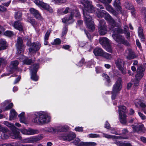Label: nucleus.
<instances>
[{"mask_svg": "<svg viewBox=\"0 0 146 146\" xmlns=\"http://www.w3.org/2000/svg\"><path fill=\"white\" fill-rule=\"evenodd\" d=\"M105 24V22L104 20H101L99 21L98 32L100 35H104L107 33V26Z\"/></svg>", "mask_w": 146, "mask_h": 146, "instance_id": "1a4fd4ad", "label": "nucleus"}, {"mask_svg": "<svg viewBox=\"0 0 146 146\" xmlns=\"http://www.w3.org/2000/svg\"><path fill=\"white\" fill-rule=\"evenodd\" d=\"M32 47L29 48V52H36L40 49L41 47V44L39 42H34L32 43Z\"/></svg>", "mask_w": 146, "mask_h": 146, "instance_id": "f3484780", "label": "nucleus"}, {"mask_svg": "<svg viewBox=\"0 0 146 146\" xmlns=\"http://www.w3.org/2000/svg\"><path fill=\"white\" fill-rule=\"evenodd\" d=\"M112 37L118 44H123L126 46H129V42L125 39L123 36L118 34H113L112 35Z\"/></svg>", "mask_w": 146, "mask_h": 146, "instance_id": "20e7f679", "label": "nucleus"}, {"mask_svg": "<svg viewBox=\"0 0 146 146\" xmlns=\"http://www.w3.org/2000/svg\"><path fill=\"white\" fill-rule=\"evenodd\" d=\"M19 64V62L17 60L12 61L9 65V67H11L12 68L17 70V66Z\"/></svg>", "mask_w": 146, "mask_h": 146, "instance_id": "f704fd0d", "label": "nucleus"}, {"mask_svg": "<svg viewBox=\"0 0 146 146\" xmlns=\"http://www.w3.org/2000/svg\"><path fill=\"white\" fill-rule=\"evenodd\" d=\"M48 132H51L52 133H55L57 132V128H54L53 127L48 128Z\"/></svg>", "mask_w": 146, "mask_h": 146, "instance_id": "603ef678", "label": "nucleus"}, {"mask_svg": "<svg viewBox=\"0 0 146 146\" xmlns=\"http://www.w3.org/2000/svg\"><path fill=\"white\" fill-rule=\"evenodd\" d=\"M70 13H72L73 14V17L74 16L76 17L80 18L81 16L80 13L79 12L78 10H75L71 11Z\"/></svg>", "mask_w": 146, "mask_h": 146, "instance_id": "ea45409f", "label": "nucleus"}, {"mask_svg": "<svg viewBox=\"0 0 146 146\" xmlns=\"http://www.w3.org/2000/svg\"><path fill=\"white\" fill-rule=\"evenodd\" d=\"M93 52L96 56H102L108 59L111 58V54L104 52L101 48L97 47L94 49Z\"/></svg>", "mask_w": 146, "mask_h": 146, "instance_id": "423d86ee", "label": "nucleus"}, {"mask_svg": "<svg viewBox=\"0 0 146 146\" xmlns=\"http://www.w3.org/2000/svg\"><path fill=\"white\" fill-rule=\"evenodd\" d=\"M81 3L84 7L82 11L85 23L89 31L93 32L95 30L94 23L92 20V14L94 12L95 8L92 5V1L88 0H82Z\"/></svg>", "mask_w": 146, "mask_h": 146, "instance_id": "f257e3e1", "label": "nucleus"}, {"mask_svg": "<svg viewBox=\"0 0 146 146\" xmlns=\"http://www.w3.org/2000/svg\"><path fill=\"white\" fill-rule=\"evenodd\" d=\"M120 0H115L113 3L114 6L119 11H121L122 8L120 5Z\"/></svg>", "mask_w": 146, "mask_h": 146, "instance_id": "2f4dec72", "label": "nucleus"}, {"mask_svg": "<svg viewBox=\"0 0 146 146\" xmlns=\"http://www.w3.org/2000/svg\"><path fill=\"white\" fill-rule=\"evenodd\" d=\"M23 23L19 20H17L15 21L13 26L16 30L20 32H22L24 31Z\"/></svg>", "mask_w": 146, "mask_h": 146, "instance_id": "dca6fc26", "label": "nucleus"}, {"mask_svg": "<svg viewBox=\"0 0 146 146\" xmlns=\"http://www.w3.org/2000/svg\"><path fill=\"white\" fill-rule=\"evenodd\" d=\"M24 40L25 41L27 40V41L26 44V45L27 46H31L32 45V43H31V38H29V36H26L24 37Z\"/></svg>", "mask_w": 146, "mask_h": 146, "instance_id": "79ce46f5", "label": "nucleus"}, {"mask_svg": "<svg viewBox=\"0 0 146 146\" xmlns=\"http://www.w3.org/2000/svg\"><path fill=\"white\" fill-rule=\"evenodd\" d=\"M89 136L90 138H97L100 137V136L99 135L94 133L90 134L89 135Z\"/></svg>", "mask_w": 146, "mask_h": 146, "instance_id": "052dcab7", "label": "nucleus"}, {"mask_svg": "<svg viewBox=\"0 0 146 146\" xmlns=\"http://www.w3.org/2000/svg\"><path fill=\"white\" fill-rule=\"evenodd\" d=\"M81 45L82 47H85L90 49H92L91 44V43H89L88 42L82 43V44H81Z\"/></svg>", "mask_w": 146, "mask_h": 146, "instance_id": "a19ab883", "label": "nucleus"}, {"mask_svg": "<svg viewBox=\"0 0 146 146\" xmlns=\"http://www.w3.org/2000/svg\"><path fill=\"white\" fill-rule=\"evenodd\" d=\"M4 123V124L10 128L11 130L12 129V128H13V127H15L13 124L12 123H10L7 121H5Z\"/></svg>", "mask_w": 146, "mask_h": 146, "instance_id": "09e8293b", "label": "nucleus"}, {"mask_svg": "<svg viewBox=\"0 0 146 146\" xmlns=\"http://www.w3.org/2000/svg\"><path fill=\"white\" fill-rule=\"evenodd\" d=\"M119 108L118 112L119 115L126 114V112L127 111L126 107L123 106H118Z\"/></svg>", "mask_w": 146, "mask_h": 146, "instance_id": "412c9836", "label": "nucleus"}, {"mask_svg": "<svg viewBox=\"0 0 146 146\" xmlns=\"http://www.w3.org/2000/svg\"><path fill=\"white\" fill-rule=\"evenodd\" d=\"M50 34V32L48 30L45 35L44 39L45 40H48Z\"/></svg>", "mask_w": 146, "mask_h": 146, "instance_id": "0e129e2a", "label": "nucleus"}, {"mask_svg": "<svg viewBox=\"0 0 146 146\" xmlns=\"http://www.w3.org/2000/svg\"><path fill=\"white\" fill-rule=\"evenodd\" d=\"M4 35L5 36L11 37L14 35V33L11 31L7 30L4 32Z\"/></svg>", "mask_w": 146, "mask_h": 146, "instance_id": "c03bdc74", "label": "nucleus"}, {"mask_svg": "<svg viewBox=\"0 0 146 146\" xmlns=\"http://www.w3.org/2000/svg\"><path fill=\"white\" fill-rule=\"evenodd\" d=\"M145 71V69L143 66L138 67L136 71L137 74L135 76V79L140 80L144 76Z\"/></svg>", "mask_w": 146, "mask_h": 146, "instance_id": "f8f14e48", "label": "nucleus"}, {"mask_svg": "<svg viewBox=\"0 0 146 146\" xmlns=\"http://www.w3.org/2000/svg\"><path fill=\"white\" fill-rule=\"evenodd\" d=\"M80 139L78 138H76L74 141V143L76 145L84 146V142L80 141Z\"/></svg>", "mask_w": 146, "mask_h": 146, "instance_id": "c9c22d12", "label": "nucleus"}, {"mask_svg": "<svg viewBox=\"0 0 146 146\" xmlns=\"http://www.w3.org/2000/svg\"><path fill=\"white\" fill-rule=\"evenodd\" d=\"M68 26L66 25H65L63 29L62 32V37H63L65 35H66L68 31Z\"/></svg>", "mask_w": 146, "mask_h": 146, "instance_id": "49530a36", "label": "nucleus"}, {"mask_svg": "<svg viewBox=\"0 0 146 146\" xmlns=\"http://www.w3.org/2000/svg\"><path fill=\"white\" fill-rule=\"evenodd\" d=\"M124 5L126 9L131 10V13L132 15H135V9L132 4L129 1H126L125 2Z\"/></svg>", "mask_w": 146, "mask_h": 146, "instance_id": "a211bd4d", "label": "nucleus"}, {"mask_svg": "<svg viewBox=\"0 0 146 146\" xmlns=\"http://www.w3.org/2000/svg\"><path fill=\"white\" fill-rule=\"evenodd\" d=\"M106 12L104 10L98 9L96 12L97 16L99 18L104 17Z\"/></svg>", "mask_w": 146, "mask_h": 146, "instance_id": "5701e85b", "label": "nucleus"}, {"mask_svg": "<svg viewBox=\"0 0 146 146\" xmlns=\"http://www.w3.org/2000/svg\"><path fill=\"white\" fill-rule=\"evenodd\" d=\"M110 130L111 133L112 134L116 135H120L121 134L119 133H118L116 130L115 128L111 127L110 128Z\"/></svg>", "mask_w": 146, "mask_h": 146, "instance_id": "3c124183", "label": "nucleus"}, {"mask_svg": "<svg viewBox=\"0 0 146 146\" xmlns=\"http://www.w3.org/2000/svg\"><path fill=\"white\" fill-rule=\"evenodd\" d=\"M99 42L106 50L108 52L112 53V50L111 47L109 40L106 37H103L100 38Z\"/></svg>", "mask_w": 146, "mask_h": 146, "instance_id": "39448f33", "label": "nucleus"}, {"mask_svg": "<svg viewBox=\"0 0 146 146\" xmlns=\"http://www.w3.org/2000/svg\"><path fill=\"white\" fill-rule=\"evenodd\" d=\"M123 33V31L121 26H118L117 28H115L113 30V34H118L121 35Z\"/></svg>", "mask_w": 146, "mask_h": 146, "instance_id": "cd10ccee", "label": "nucleus"}, {"mask_svg": "<svg viewBox=\"0 0 146 146\" xmlns=\"http://www.w3.org/2000/svg\"><path fill=\"white\" fill-rule=\"evenodd\" d=\"M139 116L141 117V119L143 120H145L146 119L145 116L143 113L140 112H138Z\"/></svg>", "mask_w": 146, "mask_h": 146, "instance_id": "774afa93", "label": "nucleus"}, {"mask_svg": "<svg viewBox=\"0 0 146 146\" xmlns=\"http://www.w3.org/2000/svg\"><path fill=\"white\" fill-rule=\"evenodd\" d=\"M33 68L31 70V79L34 81L36 82L38 80L39 77L37 73L39 68V63H35L33 65Z\"/></svg>", "mask_w": 146, "mask_h": 146, "instance_id": "0eeeda50", "label": "nucleus"}, {"mask_svg": "<svg viewBox=\"0 0 146 146\" xmlns=\"http://www.w3.org/2000/svg\"><path fill=\"white\" fill-rule=\"evenodd\" d=\"M13 128H12V129L9 132V135L12 138L21 140L22 137L20 135V129L16 127H13Z\"/></svg>", "mask_w": 146, "mask_h": 146, "instance_id": "6e6552de", "label": "nucleus"}, {"mask_svg": "<svg viewBox=\"0 0 146 146\" xmlns=\"http://www.w3.org/2000/svg\"><path fill=\"white\" fill-rule=\"evenodd\" d=\"M7 63V61L5 58L2 57L0 58V66L2 65L3 66H5Z\"/></svg>", "mask_w": 146, "mask_h": 146, "instance_id": "37998d69", "label": "nucleus"}, {"mask_svg": "<svg viewBox=\"0 0 146 146\" xmlns=\"http://www.w3.org/2000/svg\"><path fill=\"white\" fill-rule=\"evenodd\" d=\"M40 8L50 13H52L53 12V9L52 7L48 4L44 2Z\"/></svg>", "mask_w": 146, "mask_h": 146, "instance_id": "aec40b11", "label": "nucleus"}, {"mask_svg": "<svg viewBox=\"0 0 146 146\" xmlns=\"http://www.w3.org/2000/svg\"><path fill=\"white\" fill-rule=\"evenodd\" d=\"M102 76L105 78L106 80L107 83V85L108 86H111V80L109 76L108 75L105 73L102 74Z\"/></svg>", "mask_w": 146, "mask_h": 146, "instance_id": "c756f323", "label": "nucleus"}, {"mask_svg": "<svg viewBox=\"0 0 146 146\" xmlns=\"http://www.w3.org/2000/svg\"><path fill=\"white\" fill-rule=\"evenodd\" d=\"M13 105L12 103L11 102L5 108V110L7 111L11 109L13 106Z\"/></svg>", "mask_w": 146, "mask_h": 146, "instance_id": "6e6d98bb", "label": "nucleus"}, {"mask_svg": "<svg viewBox=\"0 0 146 146\" xmlns=\"http://www.w3.org/2000/svg\"><path fill=\"white\" fill-rule=\"evenodd\" d=\"M27 21L31 24L34 27H35L37 24V23L35 20L31 17H29L27 19Z\"/></svg>", "mask_w": 146, "mask_h": 146, "instance_id": "e433bc0d", "label": "nucleus"}, {"mask_svg": "<svg viewBox=\"0 0 146 146\" xmlns=\"http://www.w3.org/2000/svg\"><path fill=\"white\" fill-rule=\"evenodd\" d=\"M132 126H133V127L132 128L134 130H137L138 131H142L144 127L143 124L139 125L137 126H135L134 125H133Z\"/></svg>", "mask_w": 146, "mask_h": 146, "instance_id": "473e14b6", "label": "nucleus"}, {"mask_svg": "<svg viewBox=\"0 0 146 146\" xmlns=\"http://www.w3.org/2000/svg\"><path fill=\"white\" fill-rule=\"evenodd\" d=\"M0 131L2 132L3 133H7L9 131V130L7 128L2 127L0 125Z\"/></svg>", "mask_w": 146, "mask_h": 146, "instance_id": "864d4df0", "label": "nucleus"}, {"mask_svg": "<svg viewBox=\"0 0 146 146\" xmlns=\"http://www.w3.org/2000/svg\"><path fill=\"white\" fill-rule=\"evenodd\" d=\"M82 30H84V32L86 35L87 36L88 39L90 40V41L91 42L92 37L90 33H89L87 31L85 30L84 29H82Z\"/></svg>", "mask_w": 146, "mask_h": 146, "instance_id": "5fc2aeb1", "label": "nucleus"}, {"mask_svg": "<svg viewBox=\"0 0 146 146\" xmlns=\"http://www.w3.org/2000/svg\"><path fill=\"white\" fill-rule=\"evenodd\" d=\"M16 46L19 54H21L22 52L24 51L23 40L21 37L19 36L17 38Z\"/></svg>", "mask_w": 146, "mask_h": 146, "instance_id": "9b49d317", "label": "nucleus"}, {"mask_svg": "<svg viewBox=\"0 0 146 146\" xmlns=\"http://www.w3.org/2000/svg\"><path fill=\"white\" fill-rule=\"evenodd\" d=\"M9 137V135L7 134V133H3L1 135V138L3 139H8Z\"/></svg>", "mask_w": 146, "mask_h": 146, "instance_id": "4d7b16f0", "label": "nucleus"}, {"mask_svg": "<svg viewBox=\"0 0 146 146\" xmlns=\"http://www.w3.org/2000/svg\"><path fill=\"white\" fill-rule=\"evenodd\" d=\"M57 128V132H66L67 131L68 128L65 126L61 127H58Z\"/></svg>", "mask_w": 146, "mask_h": 146, "instance_id": "58836bf2", "label": "nucleus"}, {"mask_svg": "<svg viewBox=\"0 0 146 146\" xmlns=\"http://www.w3.org/2000/svg\"><path fill=\"white\" fill-rule=\"evenodd\" d=\"M22 13L21 11H19L15 13V18L16 19H21Z\"/></svg>", "mask_w": 146, "mask_h": 146, "instance_id": "4c0bfd02", "label": "nucleus"}, {"mask_svg": "<svg viewBox=\"0 0 146 146\" xmlns=\"http://www.w3.org/2000/svg\"><path fill=\"white\" fill-rule=\"evenodd\" d=\"M105 19L110 23V25L111 26V28L113 29L116 27V23L113 18L107 12L106 13L104 17Z\"/></svg>", "mask_w": 146, "mask_h": 146, "instance_id": "9d476101", "label": "nucleus"}, {"mask_svg": "<svg viewBox=\"0 0 146 146\" xmlns=\"http://www.w3.org/2000/svg\"><path fill=\"white\" fill-rule=\"evenodd\" d=\"M141 102L142 101L140 99H138L137 100V101L135 103V106L137 108H138L140 106V104Z\"/></svg>", "mask_w": 146, "mask_h": 146, "instance_id": "680f3d73", "label": "nucleus"}, {"mask_svg": "<svg viewBox=\"0 0 146 146\" xmlns=\"http://www.w3.org/2000/svg\"><path fill=\"white\" fill-rule=\"evenodd\" d=\"M30 11L31 13L33 14L36 19L40 20H42L43 19L41 14L39 13L38 10L34 8H31L30 9Z\"/></svg>", "mask_w": 146, "mask_h": 146, "instance_id": "2eb2a0df", "label": "nucleus"}, {"mask_svg": "<svg viewBox=\"0 0 146 146\" xmlns=\"http://www.w3.org/2000/svg\"><path fill=\"white\" fill-rule=\"evenodd\" d=\"M20 131L23 134L27 135H33L38 134L39 132L38 130L31 128L28 129L25 128L21 129Z\"/></svg>", "mask_w": 146, "mask_h": 146, "instance_id": "4468645a", "label": "nucleus"}, {"mask_svg": "<svg viewBox=\"0 0 146 146\" xmlns=\"http://www.w3.org/2000/svg\"><path fill=\"white\" fill-rule=\"evenodd\" d=\"M119 121L122 124L125 125L126 124V117L127 116L126 114L119 115Z\"/></svg>", "mask_w": 146, "mask_h": 146, "instance_id": "bb28decb", "label": "nucleus"}, {"mask_svg": "<svg viewBox=\"0 0 146 146\" xmlns=\"http://www.w3.org/2000/svg\"><path fill=\"white\" fill-rule=\"evenodd\" d=\"M72 15V13H70L69 17L64 18L62 19V22L64 23H67L68 24L72 23L74 21Z\"/></svg>", "mask_w": 146, "mask_h": 146, "instance_id": "6ab92c4d", "label": "nucleus"}, {"mask_svg": "<svg viewBox=\"0 0 146 146\" xmlns=\"http://www.w3.org/2000/svg\"><path fill=\"white\" fill-rule=\"evenodd\" d=\"M75 130L76 131L78 132H82L83 131V127H76Z\"/></svg>", "mask_w": 146, "mask_h": 146, "instance_id": "69168bd1", "label": "nucleus"}, {"mask_svg": "<svg viewBox=\"0 0 146 146\" xmlns=\"http://www.w3.org/2000/svg\"><path fill=\"white\" fill-rule=\"evenodd\" d=\"M137 57V55L136 54L135 52L132 50L129 51L128 55L127 56V59L128 60H132Z\"/></svg>", "mask_w": 146, "mask_h": 146, "instance_id": "393cba45", "label": "nucleus"}, {"mask_svg": "<svg viewBox=\"0 0 146 146\" xmlns=\"http://www.w3.org/2000/svg\"><path fill=\"white\" fill-rule=\"evenodd\" d=\"M61 41L59 38H56L54 40V41L51 43V44L54 45H59L60 44Z\"/></svg>", "mask_w": 146, "mask_h": 146, "instance_id": "de8ad7c7", "label": "nucleus"}, {"mask_svg": "<svg viewBox=\"0 0 146 146\" xmlns=\"http://www.w3.org/2000/svg\"><path fill=\"white\" fill-rule=\"evenodd\" d=\"M122 87V81L121 78L119 77L117 79L113 85L111 91V98L112 100H115L117 96L119 93Z\"/></svg>", "mask_w": 146, "mask_h": 146, "instance_id": "f03ea898", "label": "nucleus"}, {"mask_svg": "<svg viewBox=\"0 0 146 146\" xmlns=\"http://www.w3.org/2000/svg\"><path fill=\"white\" fill-rule=\"evenodd\" d=\"M42 138V136H38L35 138L34 139H33L31 138H27L25 139V141L26 143H32L33 142V141H39Z\"/></svg>", "mask_w": 146, "mask_h": 146, "instance_id": "c85d7f7f", "label": "nucleus"}, {"mask_svg": "<svg viewBox=\"0 0 146 146\" xmlns=\"http://www.w3.org/2000/svg\"><path fill=\"white\" fill-rule=\"evenodd\" d=\"M104 136L106 138L111 139H120L121 138V136H119L116 135H112L106 133L104 134Z\"/></svg>", "mask_w": 146, "mask_h": 146, "instance_id": "7c9ffc66", "label": "nucleus"}, {"mask_svg": "<svg viewBox=\"0 0 146 146\" xmlns=\"http://www.w3.org/2000/svg\"><path fill=\"white\" fill-rule=\"evenodd\" d=\"M76 134L74 133H70L67 135L63 134L59 136V138L63 140H68L70 141L73 140L76 137Z\"/></svg>", "mask_w": 146, "mask_h": 146, "instance_id": "ddd939ff", "label": "nucleus"}, {"mask_svg": "<svg viewBox=\"0 0 146 146\" xmlns=\"http://www.w3.org/2000/svg\"><path fill=\"white\" fill-rule=\"evenodd\" d=\"M7 42L3 39H0V51L6 49L8 46L7 45Z\"/></svg>", "mask_w": 146, "mask_h": 146, "instance_id": "a878e982", "label": "nucleus"}, {"mask_svg": "<svg viewBox=\"0 0 146 146\" xmlns=\"http://www.w3.org/2000/svg\"><path fill=\"white\" fill-rule=\"evenodd\" d=\"M97 145L96 143L93 142H84V146H95Z\"/></svg>", "mask_w": 146, "mask_h": 146, "instance_id": "a18cd8bd", "label": "nucleus"}, {"mask_svg": "<svg viewBox=\"0 0 146 146\" xmlns=\"http://www.w3.org/2000/svg\"><path fill=\"white\" fill-rule=\"evenodd\" d=\"M83 21L82 20H79L77 21V26L80 27L81 29V27L83 26Z\"/></svg>", "mask_w": 146, "mask_h": 146, "instance_id": "bf43d9fd", "label": "nucleus"}, {"mask_svg": "<svg viewBox=\"0 0 146 146\" xmlns=\"http://www.w3.org/2000/svg\"><path fill=\"white\" fill-rule=\"evenodd\" d=\"M115 63L117 68L123 66V61L122 59L120 58H117L115 60Z\"/></svg>", "mask_w": 146, "mask_h": 146, "instance_id": "4be33fe9", "label": "nucleus"}, {"mask_svg": "<svg viewBox=\"0 0 146 146\" xmlns=\"http://www.w3.org/2000/svg\"><path fill=\"white\" fill-rule=\"evenodd\" d=\"M38 115H36L33 121L34 122L38 125H42L49 122V117L47 114L43 112L37 113Z\"/></svg>", "mask_w": 146, "mask_h": 146, "instance_id": "7ed1b4c3", "label": "nucleus"}, {"mask_svg": "<svg viewBox=\"0 0 146 146\" xmlns=\"http://www.w3.org/2000/svg\"><path fill=\"white\" fill-rule=\"evenodd\" d=\"M34 2L37 6H38L40 8L42 5L44 3L43 1L42 0H35L34 1Z\"/></svg>", "mask_w": 146, "mask_h": 146, "instance_id": "8fccbe9b", "label": "nucleus"}, {"mask_svg": "<svg viewBox=\"0 0 146 146\" xmlns=\"http://www.w3.org/2000/svg\"><path fill=\"white\" fill-rule=\"evenodd\" d=\"M17 113L14 109H12L9 114V120L12 121L17 116Z\"/></svg>", "mask_w": 146, "mask_h": 146, "instance_id": "b1692460", "label": "nucleus"}, {"mask_svg": "<svg viewBox=\"0 0 146 146\" xmlns=\"http://www.w3.org/2000/svg\"><path fill=\"white\" fill-rule=\"evenodd\" d=\"M104 127L107 129H109L111 128L110 125L108 121H106L104 125Z\"/></svg>", "mask_w": 146, "mask_h": 146, "instance_id": "338daca9", "label": "nucleus"}, {"mask_svg": "<svg viewBox=\"0 0 146 146\" xmlns=\"http://www.w3.org/2000/svg\"><path fill=\"white\" fill-rule=\"evenodd\" d=\"M84 63L85 59L84 58H82L78 63V65L79 66H82Z\"/></svg>", "mask_w": 146, "mask_h": 146, "instance_id": "e2e57ef3", "label": "nucleus"}, {"mask_svg": "<svg viewBox=\"0 0 146 146\" xmlns=\"http://www.w3.org/2000/svg\"><path fill=\"white\" fill-rule=\"evenodd\" d=\"M136 43L137 46L139 48L140 50L141 51L142 50V49L141 44L138 39H137L136 40Z\"/></svg>", "mask_w": 146, "mask_h": 146, "instance_id": "13d9d810", "label": "nucleus"}, {"mask_svg": "<svg viewBox=\"0 0 146 146\" xmlns=\"http://www.w3.org/2000/svg\"><path fill=\"white\" fill-rule=\"evenodd\" d=\"M34 62V61L31 58L29 59L28 58H26L23 60V62L24 64L27 65H30Z\"/></svg>", "mask_w": 146, "mask_h": 146, "instance_id": "72a5a7b5", "label": "nucleus"}]
</instances>
